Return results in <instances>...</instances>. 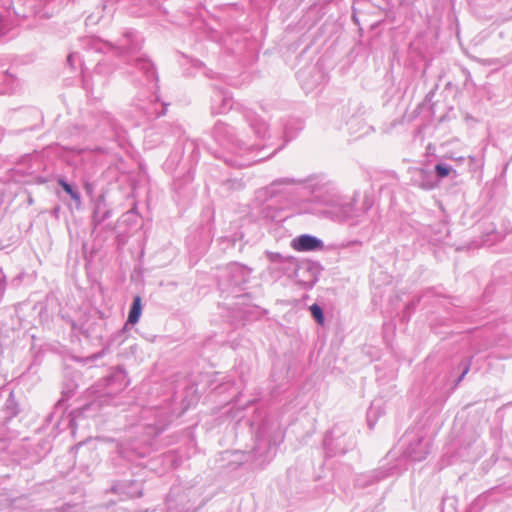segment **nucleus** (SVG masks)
Listing matches in <instances>:
<instances>
[{
  "instance_id": "obj_1",
  "label": "nucleus",
  "mask_w": 512,
  "mask_h": 512,
  "mask_svg": "<svg viewBox=\"0 0 512 512\" xmlns=\"http://www.w3.org/2000/svg\"><path fill=\"white\" fill-rule=\"evenodd\" d=\"M313 184L312 198L323 208L320 215L338 224L348 223L356 227L368 222L367 213L373 205L370 197L365 196L361 209L356 207V198L340 194L335 183L325 175L319 174Z\"/></svg>"
},
{
  "instance_id": "obj_2",
  "label": "nucleus",
  "mask_w": 512,
  "mask_h": 512,
  "mask_svg": "<svg viewBox=\"0 0 512 512\" xmlns=\"http://www.w3.org/2000/svg\"><path fill=\"white\" fill-rule=\"evenodd\" d=\"M81 43L87 52L127 54L129 61H134L135 67L144 74L148 83L152 84L157 80L156 70L151 61L144 57H134L141 49V39L133 31L125 32L115 44L95 36H87L81 39Z\"/></svg>"
},
{
  "instance_id": "obj_3",
  "label": "nucleus",
  "mask_w": 512,
  "mask_h": 512,
  "mask_svg": "<svg viewBox=\"0 0 512 512\" xmlns=\"http://www.w3.org/2000/svg\"><path fill=\"white\" fill-rule=\"evenodd\" d=\"M213 137L221 146L240 156H244L252 152L254 149H259L261 147L260 144L252 141L246 136L241 135L239 132H236L233 127H230L229 125L220 121L214 125ZM226 161L231 166L244 167L251 165L256 160L251 158L244 159L243 157H240L235 160L229 159Z\"/></svg>"
},
{
  "instance_id": "obj_4",
  "label": "nucleus",
  "mask_w": 512,
  "mask_h": 512,
  "mask_svg": "<svg viewBox=\"0 0 512 512\" xmlns=\"http://www.w3.org/2000/svg\"><path fill=\"white\" fill-rule=\"evenodd\" d=\"M317 175H310L305 178L282 177L274 180L267 187L259 191V197L264 199L284 198L287 199L291 193L299 188L306 189L312 193L313 184Z\"/></svg>"
},
{
  "instance_id": "obj_5",
  "label": "nucleus",
  "mask_w": 512,
  "mask_h": 512,
  "mask_svg": "<svg viewBox=\"0 0 512 512\" xmlns=\"http://www.w3.org/2000/svg\"><path fill=\"white\" fill-rule=\"evenodd\" d=\"M251 277V268L241 263L233 262L222 269L220 285L239 287L249 283Z\"/></svg>"
},
{
  "instance_id": "obj_6",
  "label": "nucleus",
  "mask_w": 512,
  "mask_h": 512,
  "mask_svg": "<svg viewBox=\"0 0 512 512\" xmlns=\"http://www.w3.org/2000/svg\"><path fill=\"white\" fill-rule=\"evenodd\" d=\"M410 181L414 186L423 190H432L437 185V179L434 173L424 168H410Z\"/></svg>"
},
{
  "instance_id": "obj_7",
  "label": "nucleus",
  "mask_w": 512,
  "mask_h": 512,
  "mask_svg": "<svg viewBox=\"0 0 512 512\" xmlns=\"http://www.w3.org/2000/svg\"><path fill=\"white\" fill-rule=\"evenodd\" d=\"M233 107V99L231 95L221 89H215L211 97V113L214 115L224 114Z\"/></svg>"
},
{
  "instance_id": "obj_8",
  "label": "nucleus",
  "mask_w": 512,
  "mask_h": 512,
  "mask_svg": "<svg viewBox=\"0 0 512 512\" xmlns=\"http://www.w3.org/2000/svg\"><path fill=\"white\" fill-rule=\"evenodd\" d=\"M291 246L296 251L306 252L322 250L324 248V243L316 236L303 234L294 238L291 242Z\"/></svg>"
},
{
  "instance_id": "obj_9",
  "label": "nucleus",
  "mask_w": 512,
  "mask_h": 512,
  "mask_svg": "<svg viewBox=\"0 0 512 512\" xmlns=\"http://www.w3.org/2000/svg\"><path fill=\"white\" fill-rule=\"evenodd\" d=\"M244 118L246 119L247 123L249 124V127L252 129L257 139L266 138L269 132V127L268 124L263 119L258 117L251 110H246L244 112Z\"/></svg>"
},
{
  "instance_id": "obj_10",
  "label": "nucleus",
  "mask_w": 512,
  "mask_h": 512,
  "mask_svg": "<svg viewBox=\"0 0 512 512\" xmlns=\"http://www.w3.org/2000/svg\"><path fill=\"white\" fill-rule=\"evenodd\" d=\"M111 211L107 209L103 202H98L95 206L92 222L95 227L102 224L106 219L110 218Z\"/></svg>"
},
{
  "instance_id": "obj_11",
  "label": "nucleus",
  "mask_w": 512,
  "mask_h": 512,
  "mask_svg": "<svg viewBox=\"0 0 512 512\" xmlns=\"http://www.w3.org/2000/svg\"><path fill=\"white\" fill-rule=\"evenodd\" d=\"M142 310V303H141V297L136 296L133 300V304L131 306L129 315H128V322L130 324H135L138 322Z\"/></svg>"
},
{
  "instance_id": "obj_12",
  "label": "nucleus",
  "mask_w": 512,
  "mask_h": 512,
  "mask_svg": "<svg viewBox=\"0 0 512 512\" xmlns=\"http://www.w3.org/2000/svg\"><path fill=\"white\" fill-rule=\"evenodd\" d=\"M59 185L63 188V190L70 195V197L75 201L77 207L81 205V196L77 190H75L67 181L60 179Z\"/></svg>"
},
{
  "instance_id": "obj_13",
  "label": "nucleus",
  "mask_w": 512,
  "mask_h": 512,
  "mask_svg": "<svg viewBox=\"0 0 512 512\" xmlns=\"http://www.w3.org/2000/svg\"><path fill=\"white\" fill-rule=\"evenodd\" d=\"M452 172L456 175V171L447 163H438L435 166L436 179H443L449 176Z\"/></svg>"
},
{
  "instance_id": "obj_14",
  "label": "nucleus",
  "mask_w": 512,
  "mask_h": 512,
  "mask_svg": "<svg viewBox=\"0 0 512 512\" xmlns=\"http://www.w3.org/2000/svg\"><path fill=\"white\" fill-rule=\"evenodd\" d=\"M310 312L319 324L324 323V316H323L322 309L320 306H318L317 304L311 305Z\"/></svg>"
},
{
  "instance_id": "obj_15",
  "label": "nucleus",
  "mask_w": 512,
  "mask_h": 512,
  "mask_svg": "<svg viewBox=\"0 0 512 512\" xmlns=\"http://www.w3.org/2000/svg\"><path fill=\"white\" fill-rule=\"evenodd\" d=\"M266 256L270 262L273 263H282L284 261V257L277 252H266Z\"/></svg>"
},
{
  "instance_id": "obj_16",
  "label": "nucleus",
  "mask_w": 512,
  "mask_h": 512,
  "mask_svg": "<svg viewBox=\"0 0 512 512\" xmlns=\"http://www.w3.org/2000/svg\"><path fill=\"white\" fill-rule=\"evenodd\" d=\"M83 88L87 92H91L93 90V85L90 82V79L86 75H83Z\"/></svg>"
},
{
  "instance_id": "obj_17",
  "label": "nucleus",
  "mask_w": 512,
  "mask_h": 512,
  "mask_svg": "<svg viewBox=\"0 0 512 512\" xmlns=\"http://www.w3.org/2000/svg\"><path fill=\"white\" fill-rule=\"evenodd\" d=\"M5 286V276L3 274V271L0 269V288H3Z\"/></svg>"
},
{
  "instance_id": "obj_18",
  "label": "nucleus",
  "mask_w": 512,
  "mask_h": 512,
  "mask_svg": "<svg viewBox=\"0 0 512 512\" xmlns=\"http://www.w3.org/2000/svg\"><path fill=\"white\" fill-rule=\"evenodd\" d=\"M76 56H77V53H70L68 55V57H67L68 63H70L72 65V63H73L74 59L76 58Z\"/></svg>"
},
{
  "instance_id": "obj_19",
  "label": "nucleus",
  "mask_w": 512,
  "mask_h": 512,
  "mask_svg": "<svg viewBox=\"0 0 512 512\" xmlns=\"http://www.w3.org/2000/svg\"><path fill=\"white\" fill-rule=\"evenodd\" d=\"M349 244H360V242L359 241H352Z\"/></svg>"
},
{
  "instance_id": "obj_20",
  "label": "nucleus",
  "mask_w": 512,
  "mask_h": 512,
  "mask_svg": "<svg viewBox=\"0 0 512 512\" xmlns=\"http://www.w3.org/2000/svg\"><path fill=\"white\" fill-rule=\"evenodd\" d=\"M303 76H304V73H301V74L299 75V78L302 80V77H303Z\"/></svg>"
}]
</instances>
